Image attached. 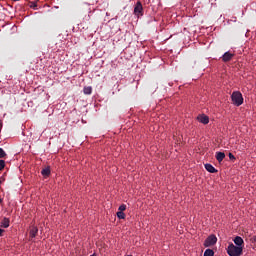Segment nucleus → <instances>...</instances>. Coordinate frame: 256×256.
<instances>
[{
    "label": "nucleus",
    "mask_w": 256,
    "mask_h": 256,
    "mask_svg": "<svg viewBox=\"0 0 256 256\" xmlns=\"http://www.w3.org/2000/svg\"><path fill=\"white\" fill-rule=\"evenodd\" d=\"M251 242H252V243H256V236H253V237L251 238Z\"/></svg>",
    "instance_id": "obj_21"
},
{
    "label": "nucleus",
    "mask_w": 256,
    "mask_h": 256,
    "mask_svg": "<svg viewBox=\"0 0 256 256\" xmlns=\"http://www.w3.org/2000/svg\"><path fill=\"white\" fill-rule=\"evenodd\" d=\"M29 7L31 8V9H34V10H37L38 8V4H37V2H30V4H29Z\"/></svg>",
    "instance_id": "obj_17"
},
{
    "label": "nucleus",
    "mask_w": 256,
    "mask_h": 256,
    "mask_svg": "<svg viewBox=\"0 0 256 256\" xmlns=\"http://www.w3.org/2000/svg\"><path fill=\"white\" fill-rule=\"evenodd\" d=\"M3 204V198H0V205Z\"/></svg>",
    "instance_id": "obj_22"
},
{
    "label": "nucleus",
    "mask_w": 256,
    "mask_h": 256,
    "mask_svg": "<svg viewBox=\"0 0 256 256\" xmlns=\"http://www.w3.org/2000/svg\"><path fill=\"white\" fill-rule=\"evenodd\" d=\"M127 256H133V255H127Z\"/></svg>",
    "instance_id": "obj_25"
},
{
    "label": "nucleus",
    "mask_w": 256,
    "mask_h": 256,
    "mask_svg": "<svg viewBox=\"0 0 256 256\" xmlns=\"http://www.w3.org/2000/svg\"><path fill=\"white\" fill-rule=\"evenodd\" d=\"M117 217L119 219H125L126 218V214L124 212H122V211H118L117 212Z\"/></svg>",
    "instance_id": "obj_15"
},
{
    "label": "nucleus",
    "mask_w": 256,
    "mask_h": 256,
    "mask_svg": "<svg viewBox=\"0 0 256 256\" xmlns=\"http://www.w3.org/2000/svg\"><path fill=\"white\" fill-rule=\"evenodd\" d=\"M7 157V153L4 151L3 148H0V159L6 158Z\"/></svg>",
    "instance_id": "obj_16"
},
{
    "label": "nucleus",
    "mask_w": 256,
    "mask_h": 256,
    "mask_svg": "<svg viewBox=\"0 0 256 256\" xmlns=\"http://www.w3.org/2000/svg\"><path fill=\"white\" fill-rule=\"evenodd\" d=\"M214 255H215V252L212 249H206L203 254V256H214Z\"/></svg>",
    "instance_id": "obj_13"
},
{
    "label": "nucleus",
    "mask_w": 256,
    "mask_h": 256,
    "mask_svg": "<svg viewBox=\"0 0 256 256\" xmlns=\"http://www.w3.org/2000/svg\"><path fill=\"white\" fill-rule=\"evenodd\" d=\"M38 234V228L36 226H32L30 231H29V236L31 238H35Z\"/></svg>",
    "instance_id": "obj_11"
},
{
    "label": "nucleus",
    "mask_w": 256,
    "mask_h": 256,
    "mask_svg": "<svg viewBox=\"0 0 256 256\" xmlns=\"http://www.w3.org/2000/svg\"><path fill=\"white\" fill-rule=\"evenodd\" d=\"M0 127L3 128V123H2V121H0Z\"/></svg>",
    "instance_id": "obj_23"
},
{
    "label": "nucleus",
    "mask_w": 256,
    "mask_h": 256,
    "mask_svg": "<svg viewBox=\"0 0 256 256\" xmlns=\"http://www.w3.org/2000/svg\"><path fill=\"white\" fill-rule=\"evenodd\" d=\"M233 242L235 244V246H238V247H244V239L240 236H236L234 239H233Z\"/></svg>",
    "instance_id": "obj_6"
},
{
    "label": "nucleus",
    "mask_w": 256,
    "mask_h": 256,
    "mask_svg": "<svg viewBox=\"0 0 256 256\" xmlns=\"http://www.w3.org/2000/svg\"><path fill=\"white\" fill-rule=\"evenodd\" d=\"M235 54H232L230 52H225L223 56L221 57L222 61L227 63L230 62L234 58Z\"/></svg>",
    "instance_id": "obj_5"
},
{
    "label": "nucleus",
    "mask_w": 256,
    "mask_h": 256,
    "mask_svg": "<svg viewBox=\"0 0 256 256\" xmlns=\"http://www.w3.org/2000/svg\"><path fill=\"white\" fill-rule=\"evenodd\" d=\"M244 247H239L234 243H230L227 247V254L229 256H241L243 254Z\"/></svg>",
    "instance_id": "obj_1"
},
{
    "label": "nucleus",
    "mask_w": 256,
    "mask_h": 256,
    "mask_svg": "<svg viewBox=\"0 0 256 256\" xmlns=\"http://www.w3.org/2000/svg\"><path fill=\"white\" fill-rule=\"evenodd\" d=\"M197 120L200 123L205 124V125L209 124V122H210V118L208 116L204 115V114L203 115H198Z\"/></svg>",
    "instance_id": "obj_7"
},
{
    "label": "nucleus",
    "mask_w": 256,
    "mask_h": 256,
    "mask_svg": "<svg viewBox=\"0 0 256 256\" xmlns=\"http://www.w3.org/2000/svg\"><path fill=\"white\" fill-rule=\"evenodd\" d=\"M206 171L210 172V173H217L218 170L211 164L207 163L204 165Z\"/></svg>",
    "instance_id": "obj_10"
},
{
    "label": "nucleus",
    "mask_w": 256,
    "mask_h": 256,
    "mask_svg": "<svg viewBox=\"0 0 256 256\" xmlns=\"http://www.w3.org/2000/svg\"><path fill=\"white\" fill-rule=\"evenodd\" d=\"M216 160L221 163L225 158H226V154L224 152H216Z\"/></svg>",
    "instance_id": "obj_9"
},
{
    "label": "nucleus",
    "mask_w": 256,
    "mask_h": 256,
    "mask_svg": "<svg viewBox=\"0 0 256 256\" xmlns=\"http://www.w3.org/2000/svg\"><path fill=\"white\" fill-rule=\"evenodd\" d=\"M133 14L137 17V18H141L144 16V8H143V4L142 2H136L135 6H134V12Z\"/></svg>",
    "instance_id": "obj_3"
},
{
    "label": "nucleus",
    "mask_w": 256,
    "mask_h": 256,
    "mask_svg": "<svg viewBox=\"0 0 256 256\" xmlns=\"http://www.w3.org/2000/svg\"><path fill=\"white\" fill-rule=\"evenodd\" d=\"M229 159L230 160H236V157L234 156V154L233 153H229Z\"/></svg>",
    "instance_id": "obj_20"
},
{
    "label": "nucleus",
    "mask_w": 256,
    "mask_h": 256,
    "mask_svg": "<svg viewBox=\"0 0 256 256\" xmlns=\"http://www.w3.org/2000/svg\"><path fill=\"white\" fill-rule=\"evenodd\" d=\"M218 242V238L216 235L211 234L210 236H208L205 241H204V247H211L214 246L216 243Z\"/></svg>",
    "instance_id": "obj_4"
},
{
    "label": "nucleus",
    "mask_w": 256,
    "mask_h": 256,
    "mask_svg": "<svg viewBox=\"0 0 256 256\" xmlns=\"http://www.w3.org/2000/svg\"><path fill=\"white\" fill-rule=\"evenodd\" d=\"M50 174H51V170H50L49 167L44 168V169L41 170V175H42L43 177H49Z\"/></svg>",
    "instance_id": "obj_12"
},
{
    "label": "nucleus",
    "mask_w": 256,
    "mask_h": 256,
    "mask_svg": "<svg viewBox=\"0 0 256 256\" xmlns=\"http://www.w3.org/2000/svg\"><path fill=\"white\" fill-rule=\"evenodd\" d=\"M9 226H10V219L7 217L2 218V221H0V227L8 228Z\"/></svg>",
    "instance_id": "obj_8"
},
{
    "label": "nucleus",
    "mask_w": 256,
    "mask_h": 256,
    "mask_svg": "<svg viewBox=\"0 0 256 256\" xmlns=\"http://www.w3.org/2000/svg\"><path fill=\"white\" fill-rule=\"evenodd\" d=\"M83 93L85 95H91L92 94V87H84L83 88Z\"/></svg>",
    "instance_id": "obj_14"
},
{
    "label": "nucleus",
    "mask_w": 256,
    "mask_h": 256,
    "mask_svg": "<svg viewBox=\"0 0 256 256\" xmlns=\"http://www.w3.org/2000/svg\"><path fill=\"white\" fill-rule=\"evenodd\" d=\"M6 163L4 160H0V172L5 168Z\"/></svg>",
    "instance_id": "obj_18"
},
{
    "label": "nucleus",
    "mask_w": 256,
    "mask_h": 256,
    "mask_svg": "<svg viewBox=\"0 0 256 256\" xmlns=\"http://www.w3.org/2000/svg\"><path fill=\"white\" fill-rule=\"evenodd\" d=\"M231 100L233 104L237 107L241 106L244 103V98L240 91L233 92L231 95Z\"/></svg>",
    "instance_id": "obj_2"
},
{
    "label": "nucleus",
    "mask_w": 256,
    "mask_h": 256,
    "mask_svg": "<svg viewBox=\"0 0 256 256\" xmlns=\"http://www.w3.org/2000/svg\"><path fill=\"white\" fill-rule=\"evenodd\" d=\"M126 209H127V206L124 204L120 205L118 208L119 212H124Z\"/></svg>",
    "instance_id": "obj_19"
},
{
    "label": "nucleus",
    "mask_w": 256,
    "mask_h": 256,
    "mask_svg": "<svg viewBox=\"0 0 256 256\" xmlns=\"http://www.w3.org/2000/svg\"><path fill=\"white\" fill-rule=\"evenodd\" d=\"M90 256H96L95 254H92V255H90Z\"/></svg>",
    "instance_id": "obj_24"
}]
</instances>
